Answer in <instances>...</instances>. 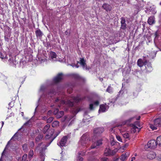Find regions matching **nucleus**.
I'll list each match as a JSON object with an SVG mask.
<instances>
[{
	"instance_id": "obj_26",
	"label": "nucleus",
	"mask_w": 161,
	"mask_h": 161,
	"mask_svg": "<svg viewBox=\"0 0 161 161\" xmlns=\"http://www.w3.org/2000/svg\"><path fill=\"white\" fill-rule=\"evenodd\" d=\"M105 110L106 108L104 105L103 104L100 106L99 111H102V112H104L105 111Z\"/></svg>"
},
{
	"instance_id": "obj_42",
	"label": "nucleus",
	"mask_w": 161,
	"mask_h": 161,
	"mask_svg": "<svg viewBox=\"0 0 161 161\" xmlns=\"http://www.w3.org/2000/svg\"><path fill=\"white\" fill-rule=\"evenodd\" d=\"M33 154V150L29 152V156L30 157H32Z\"/></svg>"
},
{
	"instance_id": "obj_64",
	"label": "nucleus",
	"mask_w": 161,
	"mask_h": 161,
	"mask_svg": "<svg viewBox=\"0 0 161 161\" xmlns=\"http://www.w3.org/2000/svg\"><path fill=\"white\" fill-rule=\"evenodd\" d=\"M75 66L77 68H78L79 67V65L76 64H75Z\"/></svg>"
},
{
	"instance_id": "obj_9",
	"label": "nucleus",
	"mask_w": 161,
	"mask_h": 161,
	"mask_svg": "<svg viewBox=\"0 0 161 161\" xmlns=\"http://www.w3.org/2000/svg\"><path fill=\"white\" fill-rule=\"evenodd\" d=\"M147 62V60L143 59V60L142 59H139L137 62V64L140 67H141L143 65H146V63Z\"/></svg>"
},
{
	"instance_id": "obj_24",
	"label": "nucleus",
	"mask_w": 161,
	"mask_h": 161,
	"mask_svg": "<svg viewBox=\"0 0 161 161\" xmlns=\"http://www.w3.org/2000/svg\"><path fill=\"white\" fill-rule=\"evenodd\" d=\"M9 143H10V141H8L7 143V145H6L5 148V149L4 150V151H3V152L2 153V156L0 159V161H2V158L3 157V156L4 155V152H5V150H6V149L7 148H8V146L9 144Z\"/></svg>"
},
{
	"instance_id": "obj_19",
	"label": "nucleus",
	"mask_w": 161,
	"mask_h": 161,
	"mask_svg": "<svg viewBox=\"0 0 161 161\" xmlns=\"http://www.w3.org/2000/svg\"><path fill=\"white\" fill-rule=\"evenodd\" d=\"M107 152L108 153L107 154V156L114 155L116 153V151L115 150H111L110 149L107 150Z\"/></svg>"
},
{
	"instance_id": "obj_4",
	"label": "nucleus",
	"mask_w": 161,
	"mask_h": 161,
	"mask_svg": "<svg viewBox=\"0 0 161 161\" xmlns=\"http://www.w3.org/2000/svg\"><path fill=\"white\" fill-rule=\"evenodd\" d=\"M54 133V130L53 129H51L48 131V134L46 136V138L48 139V141H50L52 139V138L55 137L57 135H58L59 133L55 134L53 135Z\"/></svg>"
},
{
	"instance_id": "obj_44",
	"label": "nucleus",
	"mask_w": 161,
	"mask_h": 161,
	"mask_svg": "<svg viewBox=\"0 0 161 161\" xmlns=\"http://www.w3.org/2000/svg\"><path fill=\"white\" fill-rule=\"evenodd\" d=\"M116 137L117 139L119 141L121 142H122V139H121V137L117 135L116 136Z\"/></svg>"
},
{
	"instance_id": "obj_46",
	"label": "nucleus",
	"mask_w": 161,
	"mask_h": 161,
	"mask_svg": "<svg viewBox=\"0 0 161 161\" xmlns=\"http://www.w3.org/2000/svg\"><path fill=\"white\" fill-rule=\"evenodd\" d=\"M74 77L75 78L78 79H79L80 78V77L78 75L76 74L74 75Z\"/></svg>"
},
{
	"instance_id": "obj_61",
	"label": "nucleus",
	"mask_w": 161,
	"mask_h": 161,
	"mask_svg": "<svg viewBox=\"0 0 161 161\" xmlns=\"http://www.w3.org/2000/svg\"><path fill=\"white\" fill-rule=\"evenodd\" d=\"M141 118V116H139L138 118L136 119L138 120H139Z\"/></svg>"
},
{
	"instance_id": "obj_16",
	"label": "nucleus",
	"mask_w": 161,
	"mask_h": 161,
	"mask_svg": "<svg viewBox=\"0 0 161 161\" xmlns=\"http://www.w3.org/2000/svg\"><path fill=\"white\" fill-rule=\"evenodd\" d=\"M147 22L150 25H153L154 23L155 20L154 17L152 16L149 17L148 19Z\"/></svg>"
},
{
	"instance_id": "obj_52",
	"label": "nucleus",
	"mask_w": 161,
	"mask_h": 161,
	"mask_svg": "<svg viewBox=\"0 0 161 161\" xmlns=\"http://www.w3.org/2000/svg\"><path fill=\"white\" fill-rule=\"evenodd\" d=\"M99 104V101H97L94 103V104L97 106Z\"/></svg>"
},
{
	"instance_id": "obj_18",
	"label": "nucleus",
	"mask_w": 161,
	"mask_h": 161,
	"mask_svg": "<svg viewBox=\"0 0 161 161\" xmlns=\"http://www.w3.org/2000/svg\"><path fill=\"white\" fill-rule=\"evenodd\" d=\"M80 64L84 68L86 67V61L83 58H80Z\"/></svg>"
},
{
	"instance_id": "obj_27",
	"label": "nucleus",
	"mask_w": 161,
	"mask_h": 161,
	"mask_svg": "<svg viewBox=\"0 0 161 161\" xmlns=\"http://www.w3.org/2000/svg\"><path fill=\"white\" fill-rule=\"evenodd\" d=\"M50 55V56L52 58H55L56 57V54L54 52H51Z\"/></svg>"
},
{
	"instance_id": "obj_38",
	"label": "nucleus",
	"mask_w": 161,
	"mask_h": 161,
	"mask_svg": "<svg viewBox=\"0 0 161 161\" xmlns=\"http://www.w3.org/2000/svg\"><path fill=\"white\" fill-rule=\"evenodd\" d=\"M68 104L71 107H72L74 106V103L72 102L69 100L68 101Z\"/></svg>"
},
{
	"instance_id": "obj_54",
	"label": "nucleus",
	"mask_w": 161,
	"mask_h": 161,
	"mask_svg": "<svg viewBox=\"0 0 161 161\" xmlns=\"http://www.w3.org/2000/svg\"><path fill=\"white\" fill-rule=\"evenodd\" d=\"M65 33L66 35H69L70 34V33H69L68 30L65 31Z\"/></svg>"
},
{
	"instance_id": "obj_33",
	"label": "nucleus",
	"mask_w": 161,
	"mask_h": 161,
	"mask_svg": "<svg viewBox=\"0 0 161 161\" xmlns=\"http://www.w3.org/2000/svg\"><path fill=\"white\" fill-rule=\"evenodd\" d=\"M23 150L25 151H27L28 149L27 145L26 144H25L22 146Z\"/></svg>"
},
{
	"instance_id": "obj_50",
	"label": "nucleus",
	"mask_w": 161,
	"mask_h": 161,
	"mask_svg": "<svg viewBox=\"0 0 161 161\" xmlns=\"http://www.w3.org/2000/svg\"><path fill=\"white\" fill-rule=\"evenodd\" d=\"M124 155L127 158L129 155V152H126L124 154Z\"/></svg>"
},
{
	"instance_id": "obj_30",
	"label": "nucleus",
	"mask_w": 161,
	"mask_h": 161,
	"mask_svg": "<svg viewBox=\"0 0 161 161\" xmlns=\"http://www.w3.org/2000/svg\"><path fill=\"white\" fill-rule=\"evenodd\" d=\"M59 124V122L58 121H54L52 124V126L53 127H54L56 126L57 125H58Z\"/></svg>"
},
{
	"instance_id": "obj_60",
	"label": "nucleus",
	"mask_w": 161,
	"mask_h": 161,
	"mask_svg": "<svg viewBox=\"0 0 161 161\" xmlns=\"http://www.w3.org/2000/svg\"><path fill=\"white\" fill-rule=\"evenodd\" d=\"M102 161H106V158H103L102 159Z\"/></svg>"
},
{
	"instance_id": "obj_3",
	"label": "nucleus",
	"mask_w": 161,
	"mask_h": 161,
	"mask_svg": "<svg viewBox=\"0 0 161 161\" xmlns=\"http://www.w3.org/2000/svg\"><path fill=\"white\" fill-rule=\"evenodd\" d=\"M161 126V118H159L154 120V125L150 124V127L153 130L157 129V127Z\"/></svg>"
},
{
	"instance_id": "obj_6",
	"label": "nucleus",
	"mask_w": 161,
	"mask_h": 161,
	"mask_svg": "<svg viewBox=\"0 0 161 161\" xmlns=\"http://www.w3.org/2000/svg\"><path fill=\"white\" fill-rule=\"evenodd\" d=\"M157 145L156 141L154 140H152L149 141L147 144L148 147L154 149L156 147Z\"/></svg>"
},
{
	"instance_id": "obj_40",
	"label": "nucleus",
	"mask_w": 161,
	"mask_h": 161,
	"mask_svg": "<svg viewBox=\"0 0 161 161\" xmlns=\"http://www.w3.org/2000/svg\"><path fill=\"white\" fill-rule=\"evenodd\" d=\"M126 158H127L124 155V154H123L121 155L120 159L121 160L124 161Z\"/></svg>"
},
{
	"instance_id": "obj_7",
	"label": "nucleus",
	"mask_w": 161,
	"mask_h": 161,
	"mask_svg": "<svg viewBox=\"0 0 161 161\" xmlns=\"http://www.w3.org/2000/svg\"><path fill=\"white\" fill-rule=\"evenodd\" d=\"M102 141L103 140L102 139L97 140V141L93 144L89 148V150H90L92 149L95 148L97 147V146L101 145L102 144Z\"/></svg>"
},
{
	"instance_id": "obj_55",
	"label": "nucleus",
	"mask_w": 161,
	"mask_h": 161,
	"mask_svg": "<svg viewBox=\"0 0 161 161\" xmlns=\"http://www.w3.org/2000/svg\"><path fill=\"white\" fill-rule=\"evenodd\" d=\"M29 121H27V122L25 123L23 125V126H24L25 125H28L29 124Z\"/></svg>"
},
{
	"instance_id": "obj_1",
	"label": "nucleus",
	"mask_w": 161,
	"mask_h": 161,
	"mask_svg": "<svg viewBox=\"0 0 161 161\" xmlns=\"http://www.w3.org/2000/svg\"><path fill=\"white\" fill-rule=\"evenodd\" d=\"M58 135H57L56 136L52 138L50 141H47V144L45 145H43L42 148V150L40 152V157L41 159V161H44L45 158V151L47 149V147H48L51 143L52 142L53 140Z\"/></svg>"
},
{
	"instance_id": "obj_10",
	"label": "nucleus",
	"mask_w": 161,
	"mask_h": 161,
	"mask_svg": "<svg viewBox=\"0 0 161 161\" xmlns=\"http://www.w3.org/2000/svg\"><path fill=\"white\" fill-rule=\"evenodd\" d=\"M67 140V136H64L62 138L59 143H58V145L61 147L64 146L66 143Z\"/></svg>"
},
{
	"instance_id": "obj_25",
	"label": "nucleus",
	"mask_w": 161,
	"mask_h": 161,
	"mask_svg": "<svg viewBox=\"0 0 161 161\" xmlns=\"http://www.w3.org/2000/svg\"><path fill=\"white\" fill-rule=\"evenodd\" d=\"M55 94V92L54 90L53 89H52L50 90L48 93V95L50 96H53Z\"/></svg>"
},
{
	"instance_id": "obj_23",
	"label": "nucleus",
	"mask_w": 161,
	"mask_h": 161,
	"mask_svg": "<svg viewBox=\"0 0 161 161\" xmlns=\"http://www.w3.org/2000/svg\"><path fill=\"white\" fill-rule=\"evenodd\" d=\"M156 142L158 145L161 146V136H160L157 138Z\"/></svg>"
},
{
	"instance_id": "obj_35",
	"label": "nucleus",
	"mask_w": 161,
	"mask_h": 161,
	"mask_svg": "<svg viewBox=\"0 0 161 161\" xmlns=\"http://www.w3.org/2000/svg\"><path fill=\"white\" fill-rule=\"evenodd\" d=\"M123 136L124 138H129V134L127 133H125L123 134Z\"/></svg>"
},
{
	"instance_id": "obj_51",
	"label": "nucleus",
	"mask_w": 161,
	"mask_h": 161,
	"mask_svg": "<svg viewBox=\"0 0 161 161\" xmlns=\"http://www.w3.org/2000/svg\"><path fill=\"white\" fill-rule=\"evenodd\" d=\"M116 143V142H115L114 141H113L111 143V145L112 146H114L115 145V144Z\"/></svg>"
},
{
	"instance_id": "obj_39",
	"label": "nucleus",
	"mask_w": 161,
	"mask_h": 161,
	"mask_svg": "<svg viewBox=\"0 0 161 161\" xmlns=\"http://www.w3.org/2000/svg\"><path fill=\"white\" fill-rule=\"evenodd\" d=\"M83 99H81V98H79L78 97H75L74 98V101L76 102H78L82 100Z\"/></svg>"
},
{
	"instance_id": "obj_12",
	"label": "nucleus",
	"mask_w": 161,
	"mask_h": 161,
	"mask_svg": "<svg viewBox=\"0 0 161 161\" xmlns=\"http://www.w3.org/2000/svg\"><path fill=\"white\" fill-rule=\"evenodd\" d=\"M102 7L107 12L110 11L112 10L111 6L108 3H105L103 4Z\"/></svg>"
},
{
	"instance_id": "obj_47",
	"label": "nucleus",
	"mask_w": 161,
	"mask_h": 161,
	"mask_svg": "<svg viewBox=\"0 0 161 161\" xmlns=\"http://www.w3.org/2000/svg\"><path fill=\"white\" fill-rule=\"evenodd\" d=\"M17 133H18V132H16L14 135L12 137V138L11 139V140H12V139H13L14 137H15L18 136Z\"/></svg>"
},
{
	"instance_id": "obj_57",
	"label": "nucleus",
	"mask_w": 161,
	"mask_h": 161,
	"mask_svg": "<svg viewBox=\"0 0 161 161\" xmlns=\"http://www.w3.org/2000/svg\"><path fill=\"white\" fill-rule=\"evenodd\" d=\"M128 146V143L125 144V145L124 146V147H126Z\"/></svg>"
},
{
	"instance_id": "obj_48",
	"label": "nucleus",
	"mask_w": 161,
	"mask_h": 161,
	"mask_svg": "<svg viewBox=\"0 0 161 161\" xmlns=\"http://www.w3.org/2000/svg\"><path fill=\"white\" fill-rule=\"evenodd\" d=\"M89 108L91 110L93 109V104H90Z\"/></svg>"
},
{
	"instance_id": "obj_29",
	"label": "nucleus",
	"mask_w": 161,
	"mask_h": 161,
	"mask_svg": "<svg viewBox=\"0 0 161 161\" xmlns=\"http://www.w3.org/2000/svg\"><path fill=\"white\" fill-rule=\"evenodd\" d=\"M106 92L108 93H111L112 92H113L112 88L111 86L110 85H109L108 86V88L106 89Z\"/></svg>"
},
{
	"instance_id": "obj_15",
	"label": "nucleus",
	"mask_w": 161,
	"mask_h": 161,
	"mask_svg": "<svg viewBox=\"0 0 161 161\" xmlns=\"http://www.w3.org/2000/svg\"><path fill=\"white\" fill-rule=\"evenodd\" d=\"M156 156V154L153 152H150L148 155L147 157L150 159H153L155 158Z\"/></svg>"
},
{
	"instance_id": "obj_53",
	"label": "nucleus",
	"mask_w": 161,
	"mask_h": 161,
	"mask_svg": "<svg viewBox=\"0 0 161 161\" xmlns=\"http://www.w3.org/2000/svg\"><path fill=\"white\" fill-rule=\"evenodd\" d=\"M73 111H74V113H75V114H77L78 113V112H79L80 111V110H78V109H77L76 110H73Z\"/></svg>"
},
{
	"instance_id": "obj_56",
	"label": "nucleus",
	"mask_w": 161,
	"mask_h": 161,
	"mask_svg": "<svg viewBox=\"0 0 161 161\" xmlns=\"http://www.w3.org/2000/svg\"><path fill=\"white\" fill-rule=\"evenodd\" d=\"M136 159V157H134L132 158L131 161H133L134 160H135Z\"/></svg>"
},
{
	"instance_id": "obj_59",
	"label": "nucleus",
	"mask_w": 161,
	"mask_h": 161,
	"mask_svg": "<svg viewBox=\"0 0 161 161\" xmlns=\"http://www.w3.org/2000/svg\"><path fill=\"white\" fill-rule=\"evenodd\" d=\"M66 119V117H64L63 119H62V121L64 122Z\"/></svg>"
},
{
	"instance_id": "obj_58",
	"label": "nucleus",
	"mask_w": 161,
	"mask_h": 161,
	"mask_svg": "<svg viewBox=\"0 0 161 161\" xmlns=\"http://www.w3.org/2000/svg\"><path fill=\"white\" fill-rule=\"evenodd\" d=\"M59 98H57L55 100V102H58V101H59Z\"/></svg>"
},
{
	"instance_id": "obj_63",
	"label": "nucleus",
	"mask_w": 161,
	"mask_h": 161,
	"mask_svg": "<svg viewBox=\"0 0 161 161\" xmlns=\"http://www.w3.org/2000/svg\"><path fill=\"white\" fill-rule=\"evenodd\" d=\"M160 157H158L159 158L158 159L160 161H161V156H160Z\"/></svg>"
},
{
	"instance_id": "obj_11",
	"label": "nucleus",
	"mask_w": 161,
	"mask_h": 161,
	"mask_svg": "<svg viewBox=\"0 0 161 161\" xmlns=\"http://www.w3.org/2000/svg\"><path fill=\"white\" fill-rule=\"evenodd\" d=\"M130 125L131 127V132L132 133H135L136 131L138 132L140 131L141 128H138L134 124H131Z\"/></svg>"
},
{
	"instance_id": "obj_43",
	"label": "nucleus",
	"mask_w": 161,
	"mask_h": 161,
	"mask_svg": "<svg viewBox=\"0 0 161 161\" xmlns=\"http://www.w3.org/2000/svg\"><path fill=\"white\" fill-rule=\"evenodd\" d=\"M134 125H135L136 126V125H137L138 127H140L141 125L139 124V122L138 121H136L134 123Z\"/></svg>"
},
{
	"instance_id": "obj_37",
	"label": "nucleus",
	"mask_w": 161,
	"mask_h": 161,
	"mask_svg": "<svg viewBox=\"0 0 161 161\" xmlns=\"http://www.w3.org/2000/svg\"><path fill=\"white\" fill-rule=\"evenodd\" d=\"M8 61H9V63L11 64V65H14L15 66L16 65L15 64H14L13 62V60L12 58H10L9 59Z\"/></svg>"
},
{
	"instance_id": "obj_2",
	"label": "nucleus",
	"mask_w": 161,
	"mask_h": 161,
	"mask_svg": "<svg viewBox=\"0 0 161 161\" xmlns=\"http://www.w3.org/2000/svg\"><path fill=\"white\" fill-rule=\"evenodd\" d=\"M90 139L89 135L87 134H84L81 137L80 141L81 144L84 146L87 147V146L89 144Z\"/></svg>"
},
{
	"instance_id": "obj_36",
	"label": "nucleus",
	"mask_w": 161,
	"mask_h": 161,
	"mask_svg": "<svg viewBox=\"0 0 161 161\" xmlns=\"http://www.w3.org/2000/svg\"><path fill=\"white\" fill-rule=\"evenodd\" d=\"M27 154H24L22 157V161H27L26 158L27 157Z\"/></svg>"
},
{
	"instance_id": "obj_14",
	"label": "nucleus",
	"mask_w": 161,
	"mask_h": 161,
	"mask_svg": "<svg viewBox=\"0 0 161 161\" xmlns=\"http://www.w3.org/2000/svg\"><path fill=\"white\" fill-rule=\"evenodd\" d=\"M121 28L123 30H125L126 28V24L125 23V20L123 17H121Z\"/></svg>"
},
{
	"instance_id": "obj_21",
	"label": "nucleus",
	"mask_w": 161,
	"mask_h": 161,
	"mask_svg": "<svg viewBox=\"0 0 161 161\" xmlns=\"http://www.w3.org/2000/svg\"><path fill=\"white\" fill-rule=\"evenodd\" d=\"M64 115V112L63 111H60L58 113L56 116L57 118H61Z\"/></svg>"
},
{
	"instance_id": "obj_34",
	"label": "nucleus",
	"mask_w": 161,
	"mask_h": 161,
	"mask_svg": "<svg viewBox=\"0 0 161 161\" xmlns=\"http://www.w3.org/2000/svg\"><path fill=\"white\" fill-rule=\"evenodd\" d=\"M53 117H51L47 119V122L48 123H50L53 121Z\"/></svg>"
},
{
	"instance_id": "obj_62",
	"label": "nucleus",
	"mask_w": 161,
	"mask_h": 161,
	"mask_svg": "<svg viewBox=\"0 0 161 161\" xmlns=\"http://www.w3.org/2000/svg\"><path fill=\"white\" fill-rule=\"evenodd\" d=\"M43 119L44 120H46L47 119V118L46 116H44L43 118Z\"/></svg>"
},
{
	"instance_id": "obj_28",
	"label": "nucleus",
	"mask_w": 161,
	"mask_h": 161,
	"mask_svg": "<svg viewBox=\"0 0 161 161\" xmlns=\"http://www.w3.org/2000/svg\"><path fill=\"white\" fill-rule=\"evenodd\" d=\"M85 153H79L77 158H78L79 161H83V158L82 157H80V155H83Z\"/></svg>"
},
{
	"instance_id": "obj_49",
	"label": "nucleus",
	"mask_w": 161,
	"mask_h": 161,
	"mask_svg": "<svg viewBox=\"0 0 161 161\" xmlns=\"http://www.w3.org/2000/svg\"><path fill=\"white\" fill-rule=\"evenodd\" d=\"M52 113V112L51 110H49L47 113V115H50Z\"/></svg>"
},
{
	"instance_id": "obj_22",
	"label": "nucleus",
	"mask_w": 161,
	"mask_h": 161,
	"mask_svg": "<svg viewBox=\"0 0 161 161\" xmlns=\"http://www.w3.org/2000/svg\"><path fill=\"white\" fill-rule=\"evenodd\" d=\"M147 62L146 63V65L145 66L146 69H150L152 68L151 64L148 60H147Z\"/></svg>"
},
{
	"instance_id": "obj_13",
	"label": "nucleus",
	"mask_w": 161,
	"mask_h": 161,
	"mask_svg": "<svg viewBox=\"0 0 161 161\" xmlns=\"http://www.w3.org/2000/svg\"><path fill=\"white\" fill-rule=\"evenodd\" d=\"M35 34L37 38L41 39L43 33L39 29H37L35 31Z\"/></svg>"
},
{
	"instance_id": "obj_5",
	"label": "nucleus",
	"mask_w": 161,
	"mask_h": 161,
	"mask_svg": "<svg viewBox=\"0 0 161 161\" xmlns=\"http://www.w3.org/2000/svg\"><path fill=\"white\" fill-rule=\"evenodd\" d=\"M104 128L103 127H99L94 129V133L96 136H99L104 131Z\"/></svg>"
},
{
	"instance_id": "obj_20",
	"label": "nucleus",
	"mask_w": 161,
	"mask_h": 161,
	"mask_svg": "<svg viewBox=\"0 0 161 161\" xmlns=\"http://www.w3.org/2000/svg\"><path fill=\"white\" fill-rule=\"evenodd\" d=\"M50 126V125L48 124L45 125L43 130V132L44 134H45L47 131L48 132V130L50 129H49Z\"/></svg>"
},
{
	"instance_id": "obj_45",
	"label": "nucleus",
	"mask_w": 161,
	"mask_h": 161,
	"mask_svg": "<svg viewBox=\"0 0 161 161\" xmlns=\"http://www.w3.org/2000/svg\"><path fill=\"white\" fill-rule=\"evenodd\" d=\"M58 111V109H56L54 110L53 112V114L54 115H57Z\"/></svg>"
},
{
	"instance_id": "obj_8",
	"label": "nucleus",
	"mask_w": 161,
	"mask_h": 161,
	"mask_svg": "<svg viewBox=\"0 0 161 161\" xmlns=\"http://www.w3.org/2000/svg\"><path fill=\"white\" fill-rule=\"evenodd\" d=\"M63 74L62 73H60L55 77L53 79V81L56 83L60 82L63 79Z\"/></svg>"
},
{
	"instance_id": "obj_41",
	"label": "nucleus",
	"mask_w": 161,
	"mask_h": 161,
	"mask_svg": "<svg viewBox=\"0 0 161 161\" xmlns=\"http://www.w3.org/2000/svg\"><path fill=\"white\" fill-rule=\"evenodd\" d=\"M45 46L47 48L51 47V43L50 42H47Z\"/></svg>"
},
{
	"instance_id": "obj_32",
	"label": "nucleus",
	"mask_w": 161,
	"mask_h": 161,
	"mask_svg": "<svg viewBox=\"0 0 161 161\" xmlns=\"http://www.w3.org/2000/svg\"><path fill=\"white\" fill-rule=\"evenodd\" d=\"M147 10L148 11H149L150 12H152L153 14H155L156 13V12L155 10V9L153 8H152L151 7H150L149 8H148L147 9Z\"/></svg>"
},
{
	"instance_id": "obj_17",
	"label": "nucleus",
	"mask_w": 161,
	"mask_h": 161,
	"mask_svg": "<svg viewBox=\"0 0 161 161\" xmlns=\"http://www.w3.org/2000/svg\"><path fill=\"white\" fill-rule=\"evenodd\" d=\"M43 136V135L42 133H40L38 136L36 138V142H38L42 140Z\"/></svg>"
},
{
	"instance_id": "obj_31",
	"label": "nucleus",
	"mask_w": 161,
	"mask_h": 161,
	"mask_svg": "<svg viewBox=\"0 0 161 161\" xmlns=\"http://www.w3.org/2000/svg\"><path fill=\"white\" fill-rule=\"evenodd\" d=\"M10 33H8L7 35L5 36H4V39L6 41L8 42L9 41V37H10Z\"/></svg>"
}]
</instances>
